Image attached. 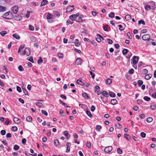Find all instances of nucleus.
Listing matches in <instances>:
<instances>
[{"label":"nucleus","instance_id":"obj_60","mask_svg":"<svg viewBox=\"0 0 156 156\" xmlns=\"http://www.w3.org/2000/svg\"><path fill=\"white\" fill-rule=\"evenodd\" d=\"M95 107L93 105L92 106L91 108V111H92V112H93L95 110Z\"/></svg>","mask_w":156,"mask_h":156},{"label":"nucleus","instance_id":"obj_1","mask_svg":"<svg viewBox=\"0 0 156 156\" xmlns=\"http://www.w3.org/2000/svg\"><path fill=\"white\" fill-rule=\"evenodd\" d=\"M30 50L29 48H25L22 51V54H20V55H26L28 56L30 55Z\"/></svg>","mask_w":156,"mask_h":156},{"label":"nucleus","instance_id":"obj_26","mask_svg":"<svg viewBox=\"0 0 156 156\" xmlns=\"http://www.w3.org/2000/svg\"><path fill=\"white\" fill-rule=\"evenodd\" d=\"M117 101L115 99H112L111 101V103L112 105H114L116 104Z\"/></svg>","mask_w":156,"mask_h":156},{"label":"nucleus","instance_id":"obj_61","mask_svg":"<svg viewBox=\"0 0 156 156\" xmlns=\"http://www.w3.org/2000/svg\"><path fill=\"white\" fill-rule=\"evenodd\" d=\"M127 36L129 37V38L131 39L132 37L131 36V34L129 32H128L127 34Z\"/></svg>","mask_w":156,"mask_h":156},{"label":"nucleus","instance_id":"obj_5","mask_svg":"<svg viewBox=\"0 0 156 156\" xmlns=\"http://www.w3.org/2000/svg\"><path fill=\"white\" fill-rule=\"evenodd\" d=\"M139 58L138 56H133V64L134 65L136 64L138 62Z\"/></svg>","mask_w":156,"mask_h":156},{"label":"nucleus","instance_id":"obj_54","mask_svg":"<svg viewBox=\"0 0 156 156\" xmlns=\"http://www.w3.org/2000/svg\"><path fill=\"white\" fill-rule=\"evenodd\" d=\"M92 14L94 16H95L97 14H98V12H94V11H92Z\"/></svg>","mask_w":156,"mask_h":156},{"label":"nucleus","instance_id":"obj_9","mask_svg":"<svg viewBox=\"0 0 156 156\" xmlns=\"http://www.w3.org/2000/svg\"><path fill=\"white\" fill-rule=\"evenodd\" d=\"M74 9V6L73 5L72 6H68L66 9V12H70L73 10Z\"/></svg>","mask_w":156,"mask_h":156},{"label":"nucleus","instance_id":"obj_6","mask_svg":"<svg viewBox=\"0 0 156 156\" xmlns=\"http://www.w3.org/2000/svg\"><path fill=\"white\" fill-rule=\"evenodd\" d=\"M112 147L110 146L106 147L104 151L106 153H109L112 151Z\"/></svg>","mask_w":156,"mask_h":156},{"label":"nucleus","instance_id":"obj_55","mask_svg":"<svg viewBox=\"0 0 156 156\" xmlns=\"http://www.w3.org/2000/svg\"><path fill=\"white\" fill-rule=\"evenodd\" d=\"M108 43L110 44H111L113 43V41L112 40H111L110 39H107Z\"/></svg>","mask_w":156,"mask_h":156},{"label":"nucleus","instance_id":"obj_27","mask_svg":"<svg viewBox=\"0 0 156 156\" xmlns=\"http://www.w3.org/2000/svg\"><path fill=\"white\" fill-rule=\"evenodd\" d=\"M109 95L110 97H115V94L113 92H109Z\"/></svg>","mask_w":156,"mask_h":156},{"label":"nucleus","instance_id":"obj_17","mask_svg":"<svg viewBox=\"0 0 156 156\" xmlns=\"http://www.w3.org/2000/svg\"><path fill=\"white\" fill-rule=\"evenodd\" d=\"M112 80L110 79H108L106 80V83L109 85L112 83Z\"/></svg>","mask_w":156,"mask_h":156},{"label":"nucleus","instance_id":"obj_10","mask_svg":"<svg viewBox=\"0 0 156 156\" xmlns=\"http://www.w3.org/2000/svg\"><path fill=\"white\" fill-rule=\"evenodd\" d=\"M82 60L80 58H78L76 59L75 63L77 65H80L82 62Z\"/></svg>","mask_w":156,"mask_h":156},{"label":"nucleus","instance_id":"obj_2","mask_svg":"<svg viewBox=\"0 0 156 156\" xmlns=\"http://www.w3.org/2000/svg\"><path fill=\"white\" fill-rule=\"evenodd\" d=\"M79 13H77L76 14H73L70 16L69 18L70 19L72 20L73 21H74L76 20V17L79 16Z\"/></svg>","mask_w":156,"mask_h":156},{"label":"nucleus","instance_id":"obj_16","mask_svg":"<svg viewBox=\"0 0 156 156\" xmlns=\"http://www.w3.org/2000/svg\"><path fill=\"white\" fill-rule=\"evenodd\" d=\"M12 36L14 38L16 39H17L19 40L20 38V36L17 34H13Z\"/></svg>","mask_w":156,"mask_h":156},{"label":"nucleus","instance_id":"obj_3","mask_svg":"<svg viewBox=\"0 0 156 156\" xmlns=\"http://www.w3.org/2000/svg\"><path fill=\"white\" fill-rule=\"evenodd\" d=\"M47 19L48 20V22L50 23H51L53 22L52 20V15L49 13H48L47 15Z\"/></svg>","mask_w":156,"mask_h":156},{"label":"nucleus","instance_id":"obj_21","mask_svg":"<svg viewBox=\"0 0 156 156\" xmlns=\"http://www.w3.org/2000/svg\"><path fill=\"white\" fill-rule=\"evenodd\" d=\"M125 18L127 20H129L131 19V17L128 14L126 16Z\"/></svg>","mask_w":156,"mask_h":156},{"label":"nucleus","instance_id":"obj_46","mask_svg":"<svg viewBox=\"0 0 156 156\" xmlns=\"http://www.w3.org/2000/svg\"><path fill=\"white\" fill-rule=\"evenodd\" d=\"M54 144L56 146H57L59 144V142L58 140H55L54 142Z\"/></svg>","mask_w":156,"mask_h":156},{"label":"nucleus","instance_id":"obj_52","mask_svg":"<svg viewBox=\"0 0 156 156\" xmlns=\"http://www.w3.org/2000/svg\"><path fill=\"white\" fill-rule=\"evenodd\" d=\"M138 83L139 85V86H140L143 83V82L141 80H138Z\"/></svg>","mask_w":156,"mask_h":156},{"label":"nucleus","instance_id":"obj_49","mask_svg":"<svg viewBox=\"0 0 156 156\" xmlns=\"http://www.w3.org/2000/svg\"><path fill=\"white\" fill-rule=\"evenodd\" d=\"M14 149L16 150H18L19 148V147L17 145H15L14 146Z\"/></svg>","mask_w":156,"mask_h":156},{"label":"nucleus","instance_id":"obj_59","mask_svg":"<svg viewBox=\"0 0 156 156\" xmlns=\"http://www.w3.org/2000/svg\"><path fill=\"white\" fill-rule=\"evenodd\" d=\"M22 142L23 144H25L26 142V140L25 138L23 139L22 140Z\"/></svg>","mask_w":156,"mask_h":156},{"label":"nucleus","instance_id":"obj_11","mask_svg":"<svg viewBox=\"0 0 156 156\" xmlns=\"http://www.w3.org/2000/svg\"><path fill=\"white\" fill-rule=\"evenodd\" d=\"M74 44L75 45L76 47L79 46L80 44V43L79 42V40L77 39H76L75 40Z\"/></svg>","mask_w":156,"mask_h":156},{"label":"nucleus","instance_id":"obj_20","mask_svg":"<svg viewBox=\"0 0 156 156\" xmlns=\"http://www.w3.org/2000/svg\"><path fill=\"white\" fill-rule=\"evenodd\" d=\"M6 8L4 7L2 5H0V12L4 11L5 10Z\"/></svg>","mask_w":156,"mask_h":156},{"label":"nucleus","instance_id":"obj_13","mask_svg":"<svg viewBox=\"0 0 156 156\" xmlns=\"http://www.w3.org/2000/svg\"><path fill=\"white\" fill-rule=\"evenodd\" d=\"M10 13V12H8L6 13L3 15V17L6 19H9V16Z\"/></svg>","mask_w":156,"mask_h":156},{"label":"nucleus","instance_id":"obj_19","mask_svg":"<svg viewBox=\"0 0 156 156\" xmlns=\"http://www.w3.org/2000/svg\"><path fill=\"white\" fill-rule=\"evenodd\" d=\"M152 76V75L151 74H147L145 76V78L146 80H149L151 78Z\"/></svg>","mask_w":156,"mask_h":156},{"label":"nucleus","instance_id":"obj_7","mask_svg":"<svg viewBox=\"0 0 156 156\" xmlns=\"http://www.w3.org/2000/svg\"><path fill=\"white\" fill-rule=\"evenodd\" d=\"M150 36L149 34H145L142 37V39L144 41H147L149 40L150 38Z\"/></svg>","mask_w":156,"mask_h":156},{"label":"nucleus","instance_id":"obj_8","mask_svg":"<svg viewBox=\"0 0 156 156\" xmlns=\"http://www.w3.org/2000/svg\"><path fill=\"white\" fill-rule=\"evenodd\" d=\"M97 37L96 38V40L98 42H100L101 41V38L103 40V37L100 34H97Z\"/></svg>","mask_w":156,"mask_h":156},{"label":"nucleus","instance_id":"obj_51","mask_svg":"<svg viewBox=\"0 0 156 156\" xmlns=\"http://www.w3.org/2000/svg\"><path fill=\"white\" fill-rule=\"evenodd\" d=\"M90 75L92 76L93 79H94L95 76V74L93 73L91 71H90Z\"/></svg>","mask_w":156,"mask_h":156},{"label":"nucleus","instance_id":"obj_43","mask_svg":"<svg viewBox=\"0 0 156 156\" xmlns=\"http://www.w3.org/2000/svg\"><path fill=\"white\" fill-rule=\"evenodd\" d=\"M138 23L139 24H142L143 25L145 24V22L143 20H140L138 21Z\"/></svg>","mask_w":156,"mask_h":156},{"label":"nucleus","instance_id":"obj_64","mask_svg":"<svg viewBox=\"0 0 156 156\" xmlns=\"http://www.w3.org/2000/svg\"><path fill=\"white\" fill-rule=\"evenodd\" d=\"M134 72V70L133 69H131L129 71V73L130 74H133Z\"/></svg>","mask_w":156,"mask_h":156},{"label":"nucleus","instance_id":"obj_41","mask_svg":"<svg viewBox=\"0 0 156 156\" xmlns=\"http://www.w3.org/2000/svg\"><path fill=\"white\" fill-rule=\"evenodd\" d=\"M17 129V128L16 126H13L12 128V130L14 131H16Z\"/></svg>","mask_w":156,"mask_h":156},{"label":"nucleus","instance_id":"obj_37","mask_svg":"<svg viewBox=\"0 0 156 156\" xmlns=\"http://www.w3.org/2000/svg\"><path fill=\"white\" fill-rule=\"evenodd\" d=\"M140 136L143 138H145L146 137V134L145 133L142 132L140 133Z\"/></svg>","mask_w":156,"mask_h":156},{"label":"nucleus","instance_id":"obj_35","mask_svg":"<svg viewBox=\"0 0 156 156\" xmlns=\"http://www.w3.org/2000/svg\"><path fill=\"white\" fill-rule=\"evenodd\" d=\"M36 105L39 107L41 108L42 106L43 105L41 103L38 102L36 104Z\"/></svg>","mask_w":156,"mask_h":156},{"label":"nucleus","instance_id":"obj_45","mask_svg":"<svg viewBox=\"0 0 156 156\" xmlns=\"http://www.w3.org/2000/svg\"><path fill=\"white\" fill-rule=\"evenodd\" d=\"M59 101L60 102V103L62 104V105H64L65 106L67 107H69L66 106V104L65 103L63 102L61 100H59Z\"/></svg>","mask_w":156,"mask_h":156},{"label":"nucleus","instance_id":"obj_31","mask_svg":"<svg viewBox=\"0 0 156 156\" xmlns=\"http://www.w3.org/2000/svg\"><path fill=\"white\" fill-rule=\"evenodd\" d=\"M109 16L111 18H114L115 16V13L114 12H111L109 15Z\"/></svg>","mask_w":156,"mask_h":156},{"label":"nucleus","instance_id":"obj_25","mask_svg":"<svg viewBox=\"0 0 156 156\" xmlns=\"http://www.w3.org/2000/svg\"><path fill=\"white\" fill-rule=\"evenodd\" d=\"M101 94L106 97H108V93L105 91H103L102 92Z\"/></svg>","mask_w":156,"mask_h":156},{"label":"nucleus","instance_id":"obj_53","mask_svg":"<svg viewBox=\"0 0 156 156\" xmlns=\"http://www.w3.org/2000/svg\"><path fill=\"white\" fill-rule=\"evenodd\" d=\"M116 127L118 129L121 128L122 127V126L121 124L118 123L116 125Z\"/></svg>","mask_w":156,"mask_h":156},{"label":"nucleus","instance_id":"obj_14","mask_svg":"<svg viewBox=\"0 0 156 156\" xmlns=\"http://www.w3.org/2000/svg\"><path fill=\"white\" fill-rule=\"evenodd\" d=\"M13 120L14 122L16 123H19L20 122V119L14 117Z\"/></svg>","mask_w":156,"mask_h":156},{"label":"nucleus","instance_id":"obj_32","mask_svg":"<svg viewBox=\"0 0 156 156\" xmlns=\"http://www.w3.org/2000/svg\"><path fill=\"white\" fill-rule=\"evenodd\" d=\"M100 90V87L98 86H96L95 87V92H99Z\"/></svg>","mask_w":156,"mask_h":156},{"label":"nucleus","instance_id":"obj_23","mask_svg":"<svg viewBox=\"0 0 156 156\" xmlns=\"http://www.w3.org/2000/svg\"><path fill=\"white\" fill-rule=\"evenodd\" d=\"M102 127L100 125H97L96 126V130L98 132L100 131V129Z\"/></svg>","mask_w":156,"mask_h":156},{"label":"nucleus","instance_id":"obj_40","mask_svg":"<svg viewBox=\"0 0 156 156\" xmlns=\"http://www.w3.org/2000/svg\"><path fill=\"white\" fill-rule=\"evenodd\" d=\"M58 55L59 58H62L63 57V55L62 53H58Z\"/></svg>","mask_w":156,"mask_h":156},{"label":"nucleus","instance_id":"obj_12","mask_svg":"<svg viewBox=\"0 0 156 156\" xmlns=\"http://www.w3.org/2000/svg\"><path fill=\"white\" fill-rule=\"evenodd\" d=\"M14 18L17 21H20L22 19V17L20 16L19 15H18L17 16H14Z\"/></svg>","mask_w":156,"mask_h":156},{"label":"nucleus","instance_id":"obj_4","mask_svg":"<svg viewBox=\"0 0 156 156\" xmlns=\"http://www.w3.org/2000/svg\"><path fill=\"white\" fill-rule=\"evenodd\" d=\"M19 9V7L17 5H16L13 6L11 8V11L14 13L16 14Z\"/></svg>","mask_w":156,"mask_h":156},{"label":"nucleus","instance_id":"obj_63","mask_svg":"<svg viewBox=\"0 0 156 156\" xmlns=\"http://www.w3.org/2000/svg\"><path fill=\"white\" fill-rule=\"evenodd\" d=\"M41 112L43 114H44L45 115H48V113L46 111H45L44 110H42L41 111Z\"/></svg>","mask_w":156,"mask_h":156},{"label":"nucleus","instance_id":"obj_28","mask_svg":"<svg viewBox=\"0 0 156 156\" xmlns=\"http://www.w3.org/2000/svg\"><path fill=\"white\" fill-rule=\"evenodd\" d=\"M82 96L85 97L86 98H87V99H88L89 98V96H88L87 94L85 93H83L82 94Z\"/></svg>","mask_w":156,"mask_h":156},{"label":"nucleus","instance_id":"obj_29","mask_svg":"<svg viewBox=\"0 0 156 156\" xmlns=\"http://www.w3.org/2000/svg\"><path fill=\"white\" fill-rule=\"evenodd\" d=\"M153 120V119L151 117L148 118L147 119V122H151Z\"/></svg>","mask_w":156,"mask_h":156},{"label":"nucleus","instance_id":"obj_47","mask_svg":"<svg viewBox=\"0 0 156 156\" xmlns=\"http://www.w3.org/2000/svg\"><path fill=\"white\" fill-rule=\"evenodd\" d=\"M144 100L147 101H150V98L147 96H145L144 98Z\"/></svg>","mask_w":156,"mask_h":156},{"label":"nucleus","instance_id":"obj_50","mask_svg":"<svg viewBox=\"0 0 156 156\" xmlns=\"http://www.w3.org/2000/svg\"><path fill=\"white\" fill-rule=\"evenodd\" d=\"M86 146L88 148H90L91 147V145L90 143L87 142L86 144Z\"/></svg>","mask_w":156,"mask_h":156},{"label":"nucleus","instance_id":"obj_18","mask_svg":"<svg viewBox=\"0 0 156 156\" xmlns=\"http://www.w3.org/2000/svg\"><path fill=\"white\" fill-rule=\"evenodd\" d=\"M48 2V1L46 0H43L42 1L41 4V6H43L46 5Z\"/></svg>","mask_w":156,"mask_h":156},{"label":"nucleus","instance_id":"obj_22","mask_svg":"<svg viewBox=\"0 0 156 156\" xmlns=\"http://www.w3.org/2000/svg\"><path fill=\"white\" fill-rule=\"evenodd\" d=\"M7 34V32L5 31H2L0 32V34L2 36H4L5 34Z\"/></svg>","mask_w":156,"mask_h":156},{"label":"nucleus","instance_id":"obj_48","mask_svg":"<svg viewBox=\"0 0 156 156\" xmlns=\"http://www.w3.org/2000/svg\"><path fill=\"white\" fill-rule=\"evenodd\" d=\"M124 136L128 140H129V136L128 135L126 134H124Z\"/></svg>","mask_w":156,"mask_h":156},{"label":"nucleus","instance_id":"obj_36","mask_svg":"<svg viewBox=\"0 0 156 156\" xmlns=\"http://www.w3.org/2000/svg\"><path fill=\"white\" fill-rule=\"evenodd\" d=\"M43 60L41 58V57H39V59L37 61V63L39 64H40L41 63L43 62Z\"/></svg>","mask_w":156,"mask_h":156},{"label":"nucleus","instance_id":"obj_42","mask_svg":"<svg viewBox=\"0 0 156 156\" xmlns=\"http://www.w3.org/2000/svg\"><path fill=\"white\" fill-rule=\"evenodd\" d=\"M150 9L151 7L150 6L148 5H147L145 7V9H146V10L147 11L149 10Z\"/></svg>","mask_w":156,"mask_h":156},{"label":"nucleus","instance_id":"obj_39","mask_svg":"<svg viewBox=\"0 0 156 156\" xmlns=\"http://www.w3.org/2000/svg\"><path fill=\"white\" fill-rule=\"evenodd\" d=\"M128 51V50L127 49H125L122 51V53L123 55H126Z\"/></svg>","mask_w":156,"mask_h":156},{"label":"nucleus","instance_id":"obj_15","mask_svg":"<svg viewBox=\"0 0 156 156\" xmlns=\"http://www.w3.org/2000/svg\"><path fill=\"white\" fill-rule=\"evenodd\" d=\"M76 83L78 84L81 85L82 86H84L85 85V83L79 80H77Z\"/></svg>","mask_w":156,"mask_h":156},{"label":"nucleus","instance_id":"obj_62","mask_svg":"<svg viewBox=\"0 0 156 156\" xmlns=\"http://www.w3.org/2000/svg\"><path fill=\"white\" fill-rule=\"evenodd\" d=\"M16 88H17V90L19 92H21V89L20 87H19L18 86H17Z\"/></svg>","mask_w":156,"mask_h":156},{"label":"nucleus","instance_id":"obj_56","mask_svg":"<svg viewBox=\"0 0 156 156\" xmlns=\"http://www.w3.org/2000/svg\"><path fill=\"white\" fill-rule=\"evenodd\" d=\"M30 15L29 12L27 11V13L25 15V16L27 18H28L30 16Z\"/></svg>","mask_w":156,"mask_h":156},{"label":"nucleus","instance_id":"obj_30","mask_svg":"<svg viewBox=\"0 0 156 156\" xmlns=\"http://www.w3.org/2000/svg\"><path fill=\"white\" fill-rule=\"evenodd\" d=\"M18 69L19 71H23L24 70V68L21 65H20L18 66Z\"/></svg>","mask_w":156,"mask_h":156},{"label":"nucleus","instance_id":"obj_38","mask_svg":"<svg viewBox=\"0 0 156 156\" xmlns=\"http://www.w3.org/2000/svg\"><path fill=\"white\" fill-rule=\"evenodd\" d=\"M27 120L28 122H31L32 120V118L31 117L29 116L27 118Z\"/></svg>","mask_w":156,"mask_h":156},{"label":"nucleus","instance_id":"obj_33","mask_svg":"<svg viewBox=\"0 0 156 156\" xmlns=\"http://www.w3.org/2000/svg\"><path fill=\"white\" fill-rule=\"evenodd\" d=\"M117 152L118 154H122V150L120 148H118L117 149Z\"/></svg>","mask_w":156,"mask_h":156},{"label":"nucleus","instance_id":"obj_44","mask_svg":"<svg viewBox=\"0 0 156 156\" xmlns=\"http://www.w3.org/2000/svg\"><path fill=\"white\" fill-rule=\"evenodd\" d=\"M86 113L91 118L92 115L90 111H87L86 112Z\"/></svg>","mask_w":156,"mask_h":156},{"label":"nucleus","instance_id":"obj_34","mask_svg":"<svg viewBox=\"0 0 156 156\" xmlns=\"http://www.w3.org/2000/svg\"><path fill=\"white\" fill-rule=\"evenodd\" d=\"M29 30H30L33 31L34 30V27L33 26L30 25H29Z\"/></svg>","mask_w":156,"mask_h":156},{"label":"nucleus","instance_id":"obj_58","mask_svg":"<svg viewBox=\"0 0 156 156\" xmlns=\"http://www.w3.org/2000/svg\"><path fill=\"white\" fill-rule=\"evenodd\" d=\"M19 101L22 104H24V100L21 98H19Z\"/></svg>","mask_w":156,"mask_h":156},{"label":"nucleus","instance_id":"obj_57","mask_svg":"<svg viewBox=\"0 0 156 156\" xmlns=\"http://www.w3.org/2000/svg\"><path fill=\"white\" fill-rule=\"evenodd\" d=\"M147 32V30L146 29H143L141 30V33H146Z\"/></svg>","mask_w":156,"mask_h":156},{"label":"nucleus","instance_id":"obj_24","mask_svg":"<svg viewBox=\"0 0 156 156\" xmlns=\"http://www.w3.org/2000/svg\"><path fill=\"white\" fill-rule=\"evenodd\" d=\"M24 45H21L20 46V47H19L18 51V53H20V50L22 49H23L24 47Z\"/></svg>","mask_w":156,"mask_h":156}]
</instances>
